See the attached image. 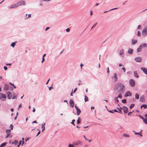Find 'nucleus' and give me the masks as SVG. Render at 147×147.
Wrapping results in <instances>:
<instances>
[{
  "label": "nucleus",
  "instance_id": "1",
  "mask_svg": "<svg viewBox=\"0 0 147 147\" xmlns=\"http://www.w3.org/2000/svg\"><path fill=\"white\" fill-rule=\"evenodd\" d=\"M125 86L122 83L117 84V85L116 89L118 90L119 92L123 93L125 91Z\"/></svg>",
  "mask_w": 147,
  "mask_h": 147
},
{
  "label": "nucleus",
  "instance_id": "2",
  "mask_svg": "<svg viewBox=\"0 0 147 147\" xmlns=\"http://www.w3.org/2000/svg\"><path fill=\"white\" fill-rule=\"evenodd\" d=\"M18 7L21 5H25L26 3L24 0L20 1L17 3Z\"/></svg>",
  "mask_w": 147,
  "mask_h": 147
},
{
  "label": "nucleus",
  "instance_id": "3",
  "mask_svg": "<svg viewBox=\"0 0 147 147\" xmlns=\"http://www.w3.org/2000/svg\"><path fill=\"white\" fill-rule=\"evenodd\" d=\"M147 34V27H145L142 32V35L143 36H146Z\"/></svg>",
  "mask_w": 147,
  "mask_h": 147
},
{
  "label": "nucleus",
  "instance_id": "4",
  "mask_svg": "<svg viewBox=\"0 0 147 147\" xmlns=\"http://www.w3.org/2000/svg\"><path fill=\"white\" fill-rule=\"evenodd\" d=\"M129 83L130 86L132 87H134L135 86V81L133 79H131L129 80Z\"/></svg>",
  "mask_w": 147,
  "mask_h": 147
},
{
  "label": "nucleus",
  "instance_id": "5",
  "mask_svg": "<svg viewBox=\"0 0 147 147\" xmlns=\"http://www.w3.org/2000/svg\"><path fill=\"white\" fill-rule=\"evenodd\" d=\"M6 98V96L4 94L2 93H0V99L3 101L5 100V99Z\"/></svg>",
  "mask_w": 147,
  "mask_h": 147
},
{
  "label": "nucleus",
  "instance_id": "6",
  "mask_svg": "<svg viewBox=\"0 0 147 147\" xmlns=\"http://www.w3.org/2000/svg\"><path fill=\"white\" fill-rule=\"evenodd\" d=\"M75 107L77 111V115H79L81 113V111L80 110L78 107L76 105L75 106Z\"/></svg>",
  "mask_w": 147,
  "mask_h": 147
},
{
  "label": "nucleus",
  "instance_id": "7",
  "mask_svg": "<svg viewBox=\"0 0 147 147\" xmlns=\"http://www.w3.org/2000/svg\"><path fill=\"white\" fill-rule=\"evenodd\" d=\"M134 60L137 62H141L142 60V58L140 57H137L135 58Z\"/></svg>",
  "mask_w": 147,
  "mask_h": 147
},
{
  "label": "nucleus",
  "instance_id": "8",
  "mask_svg": "<svg viewBox=\"0 0 147 147\" xmlns=\"http://www.w3.org/2000/svg\"><path fill=\"white\" fill-rule=\"evenodd\" d=\"M123 109L124 113H125L126 114L128 112V109L126 107L123 106Z\"/></svg>",
  "mask_w": 147,
  "mask_h": 147
},
{
  "label": "nucleus",
  "instance_id": "9",
  "mask_svg": "<svg viewBox=\"0 0 147 147\" xmlns=\"http://www.w3.org/2000/svg\"><path fill=\"white\" fill-rule=\"evenodd\" d=\"M74 102L71 99H70L69 101V105L71 107H73L74 106Z\"/></svg>",
  "mask_w": 147,
  "mask_h": 147
},
{
  "label": "nucleus",
  "instance_id": "10",
  "mask_svg": "<svg viewBox=\"0 0 147 147\" xmlns=\"http://www.w3.org/2000/svg\"><path fill=\"white\" fill-rule=\"evenodd\" d=\"M6 132L7 134V135H6L5 138H8L10 134V130L9 129H7L6 130Z\"/></svg>",
  "mask_w": 147,
  "mask_h": 147
},
{
  "label": "nucleus",
  "instance_id": "11",
  "mask_svg": "<svg viewBox=\"0 0 147 147\" xmlns=\"http://www.w3.org/2000/svg\"><path fill=\"white\" fill-rule=\"evenodd\" d=\"M141 69L143 71V72L147 75V68L145 67H141Z\"/></svg>",
  "mask_w": 147,
  "mask_h": 147
},
{
  "label": "nucleus",
  "instance_id": "12",
  "mask_svg": "<svg viewBox=\"0 0 147 147\" xmlns=\"http://www.w3.org/2000/svg\"><path fill=\"white\" fill-rule=\"evenodd\" d=\"M18 7V6L17 4V3L14 4L13 5H11L10 7L9 8L10 9L11 8H16Z\"/></svg>",
  "mask_w": 147,
  "mask_h": 147
},
{
  "label": "nucleus",
  "instance_id": "13",
  "mask_svg": "<svg viewBox=\"0 0 147 147\" xmlns=\"http://www.w3.org/2000/svg\"><path fill=\"white\" fill-rule=\"evenodd\" d=\"M7 98L10 99L12 97V94L11 92H8L7 93Z\"/></svg>",
  "mask_w": 147,
  "mask_h": 147
},
{
  "label": "nucleus",
  "instance_id": "14",
  "mask_svg": "<svg viewBox=\"0 0 147 147\" xmlns=\"http://www.w3.org/2000/svg\"><path fill=\"white\" fill-rule=\"evenodd\" d=\"M131 94L129 91H128L126 92L125 95V97H127L128 96H131Z\"/></svg>",
  "mask_w": 147,
  "mask_h": 147
},
{
  "label": "nucleus",
  "instance_id": "15",
  "mask_svg": "<svg viewBox=\"0 0 147 147\" xmlns=\"http://www.w3.org/2000/svg\"><path fill=\"white\" fill-rule=\"evenodd\" d=\"M134 76L135 77L137 78H139V76L138 75L137 71H135L134 72Z\"/></svg>",
  "mask_w": 147,
  "mask_h": 147
},
{
  "label": "nucleus",
  "instance_id": "16",
  "mask_svg": "<svg viewBox=\"0 0 147 147\" xmlns=\"http://www.w3.org/2000/svg\"><path fill=\"white\" fill-rule=\"evenodd\" d=\"M144 101V95L142 96L140 98V101L143 102Z\"/></svg>",
  "mask_w": 147,
  "mask_h": 147
},
{
  "label": "nucleus",
  "instance_id": "17",
  "mask_svg": "<svg viewBox=\"0 0 147 147\" xmlns=\"http://www.w3.org/2000/svg\"><path fill=\"white\" fill-rule=\"evenodd\" d=\"M133 49L129 48V49L127 51V52L129 54H132L133 53Z\"/></svg>",
  "mask_w": 147,
  "mask_h": 147
},
{
  "label": "nucleus",
  "instance_id": "18",
  "mask_svg": "<svg viewBox=\"0 0 147 147\" xmlns=\"http://www.w3.org/2000/svg\"><path fill=\"white\" fill-rule=\"evenodd\" d=\"M114 81L116 82L117 80V74L116 73H114Z\"/></svg>",
  "mask_w": 147,
  "mask_h": 147
},
{
  "label": "nucleus",
  "instance_id": "19",
  "mask_svg": "<svg viewBox=\"0 0 147 147\" xmlns=\"http://www.w3.org/2000/svg\"><path fill=\"white\" fill-rule=\"evenodd\" d=\"M142 48V46L140 45L139 48H138L137 49V52L138 53L139 52H140Z\"/></svg>",
  "mask_w": 147,
  "mask_h": 147
},
{
  "label": "nucleus",
  "instance_id": "20",
  "mask_svg": "<svg viewBox=\"0 0 147 147\" xmlns=\"http://www.w3.org/2000/svg\"><path fill=\"white\" fill-rule=\"evenodd\" d=\"M137 42V40H134V39H131V43L132 45H134Z\"/></svg>",
  "mask_w": 147,
  "mask_h": 147
},
{
  "label": "nucleus",
  "instance_id": "21",
  "mask_svg": "<svg viewBox=\"0 0 147 147\" xmlns=\"http://www.w3.org/2000/svg\"><path fill=\"white\" fill-rule=\"evenodd\" d=\"M5 86L4 87L3 89L5 91H7L8 89V85H6V84H5Z\"/></svg>",
  "mask_w": 147,
  "mask_h": 147
},
{
  "label": "nucleus",
  "instance_id": "22",
  "mask_svg": "<svg viewBox=\"0 0 147 147\" xmlns=\"http://www.w3.org/2000/svg\"><path fill=\"white\" fill-rule=\"evenodd\" d=\"M17 42L16 41L14 42H12L11 45V46L13 48H14L15 47V46L16 45V43H17Z\"/></svg>",
  "mask_w": 147,
  "mask_h": 147
},
{
  "label": "nucleus",
  "instance_id": "23",
  "mask_svg": "<svg viewBox=\"0 0 147 147\" xmlns=\"http://www.w3.org/2000/svg\"><path fill=\"white\" fill-rule=\"evenodd\" d=\"M7 144V142H4L0 146V147H4Z\"/></svg>",
  "mask_w": 147,
  "mask_h": 147
},
{
  "label": "nucleus",
  "instance_id": "24",
  "mask_svg": "<svg viewBox=\"0 0 147 147\" xmlns=\"http://www.w3.org/2000/svg\"><path fill=\"white\" fill-rule=\"evenodd\" d=\"M117 109L118 110V113H121V110L123 108L120 107L119 108H117Z\"/></svg>",
  "mask_w": 147,
  "mask_h": 147
},
{
  "label": "nucleus",
  "instance_id": "25",
  "mask_svg": "<svg viewBox=\"0 0 147 147\" xmlns=\"http://www.w3.org/2000/svg\"><path fill=\"white\" fill-rule=\"evenodd\" d=\"M142 130L140 132H135V135H140L141 136H142V135L141 134L142 131Z\"/></svg>",
  "mask_w": 147,
  "mask_h": 147
},
{
  "label": "nucleus",
  "instance_id": "26",
  "mask_svg": "<svg viewBox=\"0 0 147 147\" xmlns=\"http://www.w3.org/2000/svg\"><path fill=\"white\" fill-rule=\"evenodd\" d=\"M142 107H144V109L147 108V106L146 105L143 104L141 105L140 106V108H142Z\"/></svg>",
  "mask_w": 147,
  "mask_h": 147
},
{
  "label": "nucleus",
  "instance_id": "27",
  "mask_svg": "<svg viewBox=\"0 0 147 147\" xmlns=\"http://www.w3.org/2000/svg\"><path fill=\"white\" fill-rule=\"evenodd\" d=\"M142 46V47H147V45L146 43H143L140 45Z\"/></svg>",
  "mask_w": 147,
  "mask_h": 147
},
{
  "label": "nucleus",
  "instance_id": "28",
  "mask_svg": "<svg viewBox=\"0 0 147 147\" xmlns=\"http://www.w3.org/2000/svg\"><path fill=\"white\" fill-rule=\"evenodd\" d=\"M18 143V141L15 140L14 142H12V144H14L15 145H16Z\"/></svg>",
  "mask_w": 147,
  "mask_h": 147
},
{
  "label": "nucleus",
  "instance_id": "29",
  "mask_svg": "<svg viewBox=\"0 0 147 147\" xmlns=\"http://www.w3.org/2000/svg\"><path fill=\"white\" fill-rule=\"evenodd\" d=\"M84 100L85 102L88 101V98L86 95L85 96Z\"/></svg>",
  "mask_w": 147,
  "mask_h": 147
},
{
  "label": "nucleus",
  "instance_id": "30",
  "mask_svg": "<svg viewBox=\"0 0 147 147\" xmlns=\"http://www.w3.org/2000/svg\"><path fill=\"white\" fill-rule=\"evenodd\" d=\"M124 53V50L123 49H122L119 52V54L120 55H121L123 54Z\"/></svg>",
  "mask_w": 147,
  "mask_h": 147
},
{
  "label": "nucleus",
  "instance_id": "31",
  "mask_svg": "<svg viewBox=\"0 0 147 147\" xmlns=\"http://www.w3.org/2000/svg\"><path fill=\"white\" fill-rule=\"evenodd\" d=\"M135 96V98L136 99H138L139 98V96L138 94L136 93Z\"/></svg>",
  "mask_w": 147,
  "mask_h": 147
},
{
  "label": "nucleus",
  "instance_id": "32",
  "mask_svg": "<svg viewBox=\"0 0 147 147\" xmlns=\"http://www.w3.org/2000/svg\"><path fill=\"white\" fill-rule=\"evenodd\" d=\"M123 136L126 138H128L129 137V136L126 134H123Z\"/></svg>",
  "mask_w": 147,
  "mask_h": 147
},
{
  "label": "nucleus",
  "instance_id": "33",
  "mask_svg": "<svg viewBox=\"0 0 147 147\" xmlns=\"http://www.w3.org/2000/svg\"><path fill=\"white\" fill-rule=\"evenodd\" d=\"M135 105V104L133 103L131 104L130 105V106L129 108L130 109H131L132 108H133Z\"/></svg>",
  "mask_w": 147,
  "mask_h": 147
},
{
  "label": "nucleus",
  "instance_id": "34",
  "mask_svg": "<svg viewBox=\"0 0 147 147\" xmlns=\"http://www.w3.org/2000/svg\"><path fill=\"white\" fill-rule=\"evenodd\" d=\"M143 122L146 124H147V118L145 119L144 118L143 119Z\"/></svg>",
  "mask_w": 147,
  "mask_h": 147
},
{
  "label": "nucleus",
  "instance_id": "35",
  "mask_svg": "<svg viewBox=\"0 0 147 147\" xmlns=\"http://www.w3.org/2000/svg\"><path fill=\"white\" fill-rule=\"evenodd\" d=\"M80 120H81L80 118V117H79L77 121L78 124H79L81 123V121H80Z\"/></svg>",
  "mask_w": 147,
  "mask_h": 147
},
{
  "label": "nucleus",
  "instance_id": "36",
  "mask_svg": "<svg viewBox=\"0 0 147 147\" xmlns=\"http://www.w3.org/2000/svg\"><path fill=\"white\" fill-rule=\"evenodd\" d=\"M121 102L124 103H125L127 102L126 100V99H124L122 100Z\"/></svg>",
  "mask_w": 147,
  "mask_h": 147
},
{
  "label": "nucleus",
  "instance_id": "37",
  "mask_svg": "<svg viewBox=\"0 0 147 147\" xmlns=\"http://www.w3.org/2000/svg\"><path fill=\"white\" fill-rule=\"evenodd\" d=\"M75 121V120L74 119H73L72 122L71 123V124H73L74 125H75V124L74 123V122Z\"/></svg>",
  "mask_w": 147,
  "mask_h": 147
},
{
  "label": "nucleus",
  "instance_id": "38",
  "mask_svg": "<svg viewBox=\"0 0 147 147\" xmlns=\"http://www.w3.org/2000/svg\"><path fill=\"white\" fill-rule=\"evenodd\" d=\"M45 123H43L42 124V128L43 129V128H45Z\"/></svg>",
  "mask_w": 147,
  "mask_h": 147
},
{
  "label": "nucleus",
  "instance_id": "39",
  "mask_svg": "<svg viewBox=\"0 0 147 147\" xmlns=\"http://www.w3.org/2000/svg\"><path fill=\"white\" fill-rule=\"evenodd\" d=\"M31 16V14H29L28 15V17H26V18H25L24 19L25 20H26L28 19V18L30 17Z\"/></svg>",
  "mask_w": 147,
  "mask_h": 147
},
{
  "label": "nucleus",
  "instance_id": "40",
  "mask_svg": "<svg viewBox=\"0 0 147 147\" xmlns=\"http://www.w3.org/2000/svg\"><path fill=\"white\" fill-rule=\"evenodd\" d=\"M16 97H17L16 96V95H14V94H13V95L12 99H16Z\"/></svg>",
  "mask_w": 147,
  "mask_h": 147
},
{
  "label": "nucleus",
  "instance_id": "41",
  "mask_svg": "<svg viewBox=\"0 0 147 147\" xmlns=\"http://www.w3.org/2000/svg\"><path fill=\"white\" fill-rule=\"evenodd\" d=\"M13 126L12 124H11L10 125V127L11 128V130H12L13 129Z\"/></svg>",
  "mask_w": 147,
  "mask_h": 147
},
{
  "label": "nucleus",
  "instance_id": "42",
  "mask_svg": "<svg viewBox=\"0 0 147 147\" xmlns=\"http://www.w3.org/2000/svg\"><path fill=\"white\" fill-rule=\"evenodd\" d=\"M137 36H141V33L139 31H138V32Z\"/></svg>",
  "mask_w": 147,
  "mask_h": 147
},
{
  "label": "nucleus",
  "instance_id": "43",
  "mask_svg": "<svg viewBox=\"0 0 147 147\" xmlns=\"http://www.w3.org/2000/svg\"><path fill=\"white\" fill-rule=\"evenodd\" d=\"M115 100L117 102H118L119 101V100L118 99V97H115Z\"/></svg>",
  "mask_w": 147,
  "mask_h": 147
},
{
  "label": "nucleus",
  "instance_id": "44",
  "mask_svg": "<svg viewBox=\"0 0 147 147\" xmlns=\"http://www.w3.org/2000/svg\"><path fill=\"white\" fill-rule=\"evenodd\" d=\"M117 97L119 98H121L122 97V96L121 94H119L118 96Z\"/></svg>",
  "mask_w": 147,
  "mask_h": 147
},
{
  "label": "nucleus",
  "instance_id": "45",
  "mask_svg": "<svg viewBox=\"0 0 147 147\" xmlns=\"http://www.w3.org/2000/svg\"><path fill=\"white\" fill-rule=\"evenodd\" d=\"M77 90V88H75L74 89V92H73V93H75L76 91Z\"/></svg>",
  "mask_w": 147,
  "mask_h": 147
},
{
  "label": "nucleus",
  "instance_id": "46",
  "mask_svg": "<svg viewBox=\"0 0 147 147\" xmlns=\"http://www.w3.org/2000/svg\"><path fill=\"white\" fill-rule=\"evenodd\" d=\"M70 29L69 28H68L66 29V31L67 32H68L70 31Z\"/></svg>",
  "mask_w": 147,
  "mask_h": 147
},
{
  "label": "nucleus",
  "instance_id": "47",
  "mask_svg": "<svg viewBox=\"0 0 147 147\" xmlns=\"http://www.w3.org/2000/svg\"><path fill=\"white\" fill-rule=\"evenodd\" d=\"M139 117L142 119V120L144 119V118L142 117L141 115H139Z\"/></svg>",
  "mask_w": 147,
  "mask_h": 147
},
{
  "label": "nucleus",
  "instance_id": "48",
  "mask_svg": "<svg viewBox=\"0 0 147 147\" xmlns=\"http://www.w3.org/2000/svg\"><path fill=\"white\" fill-rule=\"evenodd\" d=\"M68 147H74V146L73 145L71 144H69V145Z\"/></svg>",
  "mask_w": 147,
  "mask_h": 147
},
{
  "label": "nucleus",
  "instance_id": "49",
  "mask_svg": "<svg viewBox=\"0 0 147 147\" xmlns=\"http://www.w3.org/2000/svg\"><path fill=\"white\" fill-rule=\"evenodd\" d=\"M4 69L5 70H6L7 69V68L6 66H5L4 67Z\"/></svg>",
  "mask_w": 147,
  "mask_h": 147
},
{
  "label": "nucleus",
  "instance_id": "50",
  "mask_svg": "<svg viewBox=\"0 0 147 147\" xmlns=\"http://www.w3.org/2000/svg\"><path fill=\"white\" fill-rule=\"evenodd\" d=\"M118 8H114L113 9H111L110 10H109V11H111V10L116 9H117Z\"/></svg>",
  "mask_w": 147,
  "mask_h": 147
},
{
  "label": "nucleus",
  "instance_id": "51",
  "mask_svg": "<svg viewBox=\"0 0 147 147\" xmlns=\"http://www.w3.org/2000/svg\"><path fill=\"white\" fill-rule=\"evenodd\" d=\"M122 69L123 70V71L124 72H125V69L124 67H122Z\"/></svg>",
  "mask_w": 147,
  "mask_h": 147
},
{
  "label": "nucleus",
  "instance_id": "52",
  "mask_svg": "<svg viewBox=\"0 0 147 147\" xmlns=\"http://www.w3.org/2000/svg\"><path fill=\"white\" fill-rule=\"evenodd\" d=\"M109 111V112H110V113H114V112H113V110H109V111Z\"/></svg>",
  "mask_w": 147,
  "mask_h": 147
},
{
  "label": "nucleus",
  "instance_id": "53",
  "mask_svg": "<svg viewBox=\"0 0 147 147\" xmlns=\"http://www.w3.org/2000/svg\"><path fill=\"white\" fill-rule=\"evenodd\" d=\"M141 27H142V26H141L140 25H139L138 26V29H139L140 28H141Z\"/></svg>",
  "mask_w": 147,
  "mask_h": 147
},
{
  "label": "nucleus",
  "instance_id": "54",
  "mask_svg": "<svg viewBox=\"0 0 147 147\" xmlns=\"http://www.w3.org/2000/svg\"><path fill=\"white\" fill-rule=\"evenodd\" d=\"M49 28H50L49 27H47L45 29V31H47V30H49Z\"/></svg>",
  "mask_w": 147,
  "mask_h": 147
},
{
  "label": "nucleus",
  "instance_id": "55",
  "mask_svg": "<svg viewBox=\"0 0 147 147\" xmlns=\"http://www.w3.org/2000/svg\"><path fill=\"white\" fill-rule=\"evenodd\" d=\"M107 73H108L109 72V67H108L107 68Z\"/></svg>",
  "mask_w": 147,
  "mask_h": 147
},
{
  "label": "nucleus",
  "instance_id": "56",
  "mask_svg": "<svg viewBox=\"0 0 147 147\" xmlns=\"http://www.w3.org/2000/svg\"><path fill=\"white\" fill-rule=\"evenodd\" d=\"M127 74H131V71H129L127 72Z\"/></svg>",
  "mask_w": 147,
  "mask_h": 147
},
{
  "label": "nucleus",
  "instance_id": "57",
  "mask_svg": "<svg viewBox=\"0 0 147 147\" xmlns=\"http://www.w3.org/2000/svg\"><path fill=\"white\" fill-rule=\"evenodd\" d=\"M40 133V131H39L37 133V135L36 136V137Z\"/></svg>",
  "mask_w": 147,
  "mask_h": 147
},
{
  "label": "nucleus",
  "instance_id": "58",
  "mask_svg": "<svg viewBox=\"0 0 147 147\" xmlns=\"http://www.w3.org/2000/svg\"><path fill=\"white\" fill-rule=\"evenodd\" d=\"M113 112L114 111L115 112H118V111L115 109H114L113 110Z\"/></svg>",
  "mask_w": 147,
  "mask_h": 147
},
{
  "label": "nucleus",
  "instance_id": "59",
  "mask_svg": "<svg viewBox=\"0 0 147 147\" xmlns=\"http://www.w3.org/2000/svg\"><path fill=\"white\" fill-rule=\"evenodd\" d=\"M53 88V87L52 86H51V87H50L49 88V90H51Z\"/></svg>",
  "mask_w": 147,
  "mask_h": 147
},
{
  "label": "nucleus",
  "instance_id": "60",
  "mask_svg": "<svg viewBox=\"0 0 147 147\" xmlns=\"http://www.w3.org/2000/svg\"><path fill=\"white\" fill-rule=\"evenodd\" d=\"M134 111H133L132 112H129L128 114V115H129L130 114H131Z\"/></svg>",
  "mask_w": 147,
  "mask_h": 147
},
{
  "label": "nucleus",
  "instance_id": "61",
  "mask_svg": "<svg viewBox=\"0 0 147 147\" xmlns=\"http://www.w3.org/2000/svg\"><path fill=\"white\" fill-rule=\"evenodd\" d=\"M97 24V22H96L94 25L93 26H92V28H94V27H95L96 25V24Z\"/></svg>",
  "mask_w": 147,
  "mask_h": 147
},
{
  "label": "nucleus",
  "instance_id": "62",
  "mask_svg": "<svg viewBox=\"0 0 147 147\" xmlns=\"http://www.w3.org/2000/svg\"><path fill=\"white\" fill-rule=\"evenodd\" d=\"M45 59L44 58L42 57V63L44 61H45Z\"/></svg>",
  "mask_w": 147,
  "mask_h": 147
},
{
  "label": "nucleus",
  "instance_id": "63",
  "mask_svg": "<svg viewBox=\"0 0 147 147\" xmlns=\"http://www.w3.org/2000/svg\"><path fill=\"white\" fill-rule=\"evenodd\" d=\"M29 138H25V140L26 142L28 140H29Z\"/></svg>",
  "mask_w": 147,
  "mask_h": 147
},
{
  "label": "nucleus",
  "instance_id": "64",
  "mask_svg": "<svg viewBox=\"0 0 147 147\" xmlns=\"http://www.w3.org/2000/svg\"><path fill=\"white\" fill-rule=\"evenodd\" d=\"M21 106H22L21 104H20L18 106V109H19V108H20V107H21Z\"/></svg>",
  "mask_w": 147,
  "mask_h": 147
}]
</instances>
